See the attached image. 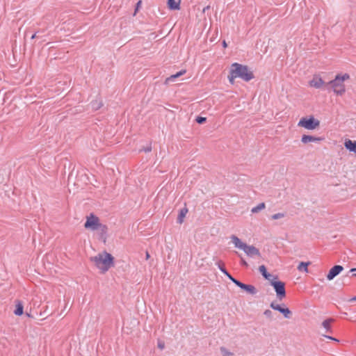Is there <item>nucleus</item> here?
Segmentation results:
<instances>
[{"label": "nucleus", "instance_id": "f257e3e1", "mask_svg": "<svg viewBox=\"0 0 356 356\" xmlns=\"http://www.w3.org/2000/svg\"><path fill=\"white\" fill-rule=\"evenodd\" d=\"M90 261L92 266L102 274H105L115 265L114 257L106 251L100 252L91 257Z\"/></svg>", "mask_w": 356, "mask_h": 356}, {"label": "nucleus", "instance_id": "f03ea898", "mask_svg": "<svg viewBox=\"0 0 356 356\" xmlns=\"http://www.w3.org/2000/svg\"><path fill=\"white\" fill-rule=\"evenodd\" d=\"M350 79L348 73H339L334 79L329 82L331 88L336 95L342 96L346 91L345 82Z\"/></svg>", "mask_w": 356, "mask_h": 356}, {"label": "nucleus", "instance_id": "7ed1b4c3", "mask_svg": "<svg viewBox=\"0 0 356 356\" xmlns=\"http://www.w3.org/2000/svg\"><path fill=\"white\" fill-rule=\"evenodd\" d=\"M84 227L86 229L97 231L101 238L106 237L108 230L107 227L100 222L99 218L92 213L86 217Z\"/></svg>", "mask_w": 356, "mask_h": 356}, {"label": "nucleus", "instance_id": "20e7f679", "mask_svg": "<svg viewBox=\"0 0 356 356\" xmlns=\"http://www.w3.org/2000/svg\"><path fill=\"white\" fill-rule=\"evenodd\" d=\"M298 127L307 130H314L320 127V121L314 115L303 117L298 122Z\"/></svg>", "mask_w": 356, "mask_h": 356}, {"label": "nucleus", "instance_id": "39448f33", "mask_svg": "<svg viewBox=\"0 0 356 356\" xmlns=\"http://www.w3.org/2000/svg\"><path fill=\"white\" fill-rule=\"evenodd\" d=\"M245 73V68L243 65L234 63L231 65L229 74L228 76L229 81L231 84L234 83V80L236 78L243 77Z\"/></svg>", "mask_w": 356, "mask_h": 356}, {"label": "nucleus", "instance_id": "423d86ee", "mask_svg": "<svg viewBox=\"0 0 356 356\" xmlns=\"http://www.w3.org/2000/svg\"><path fill=\"white\" fill-rule=\"evenodd\" d=\"M271 286L274 288L279 300H282L286 297L285 284L283 282L278 280L277 277H273Z\"/></svg>", "mask_w": 356, "mask_h": 356}, {"label": "nucleus", "instance_id": "0eeeda50", "mask_svg": "<svg viewBox=\"0 0 356 356\" xmlns=\"http://www.w3.org/2000/svg\"><path fill=\"white\" fill-rule=\"evenodd\" d=\"M246 256L256 259H261V254L259 249L252 245H246Z\"/></svg>", "mask_w": 356, "mask_h": 356}, {"label": "nucleus", "instance_id": "6e6552de", "mask_svg": "<svg viewBox=\"0 0 356 356\" xmlns=\"http://www.w3.org/2000/svg\"><path fill=\"white\" fill-rule=\"evenodd\" d=\"M325 81L319 75H314L309 81V86L314 88H321L325 85Z\"/></svg>", "mask_w": 356, "mask_h": 356}, {"label": "nucleus", "instance_id": "1a4fd4ad", "mask_svg": "<svg viewBox=\"0 0 356 356\" xmlns=\"http://www.w3.org/2000/svg\"><path fill=\"white\" fill-rule=\"evenodd\" d=\"M270 307L275 310L279 311L286 318H289L291 316V312L287 307H282L280 305L275 302L270 304Z\"/></svg>", "mask_w": 356, "mask_h": 356}, {"label": "nucleus", "instance_id": "9d476101", "mask_svg": "<svg viewBox=\"0 0 356 356\" xmlns=\"http://www.w3.org/2000/svg\"><path fill=\"white\" fill-rule=\"evenodd\" d=\"M343 268L342 266L336 265L333 266L328 272L327 275V279L328 280H333L337 275H338L342 270Z\"/></svg>", "mask_w": 356, "mask_h": 356}, {"label": "nucleus", "instance_id": "9b49d317", "mask_svg": "<svg viewBox=\"0 0 356 356\" xmlns=\"http://www.w3.org/2000/svg\"><path fill=\"white\" fill-rule=\"evenodd\" d=\"M322 139L319 137H314L309 135H303L301 138V142L304 144H307L309 143H313V142H319Z\"/></svg>", "mask_w": 356, "mask_h": 356}, {"label": "nucleus", "instance_id": "f8f14e48", "mask_svg": "<svg viewBox=\"0 0 356 356\" xmlns=\"http://www.w3.org/2000/svg\"><path fill=\"white\" fill-rule=\"evenodd\" d=\"M345 147L350 152L356 153V141L350 139L346 140L344 143Z\"/></svg>", "mask_w": 356, "mask_h": 356}, {"label": "nucleus", "instance_id": "ddd939ff", "mask_svg": "<svg viewBox=\"0 0 356 356\" xmlns=\"http://www.w3.org/2000/svg\"><path fill=\"white\" fill-rule=\"evenodd\" d=\"M24 313V306L22 302L20 300L15 301V309L14 310V314L16 316H20Z\"/></svg>", "mask_w": 356, "mask_h": 356}, {"label": "nucleus", "instance_id": "4468645a", "mask_svg": "<svg viewBox=\"0 0 356 356\" xmlns=\"http://www.w3.org/2000/svg\"><path fill=\"white\" fill-rule=\"evenodd\" d=\"M168 7L170 10H179L180 9V3L179 1H176L175 0H168Z\"/></svg>", "mask_w": 356, "mask_h": 356}, {"label": "nucleus", "instance_id": "2eb2a0df", "mask_svg": "<svg viewBox=\"0 0 356 356\" xmlns=\"http://www.w3.org/2000/svg\"><path fill=\"white\" fill-rule=\"evenodd\" d=\"M231 238H232V243L234 244L236 248H238L242 249V250L245 249L244 244L243 243V242L239 238H238L235 236H232L231 237Z\"/></svg>", "mask_w": 356, "mask_h": 356}, {"label": "nucleus", "instance_id": "dca6fc26", "mask_svg": "<svg viewBox=\"0 0 356 356\" xmlns=\"http://www.w3.org/2000/svg\"><path fill=\"white\" fill-rule=\"evenodd\" d=\"M188 211L186 207H184L180 210L179 216H178V218H177V221L179 224L183 223L184 219L186 217Z\"/></svg>", "mask_w": 356, "mask_h": 356}, {"label": "nucleus", "instance_id": "f3484780", "mask_svg": "<svg viewBox=\"0 0 356 356\" xmlns=\"http://www.w3.org/2000/svg\"><path fill=\"white\" fill-rule=\"evenodd\" d=\"M333 321L334 320L332 318H328L322 323V326L324 327L326 332H331V324Z\"/></svg>", "mask_w": 356, "mask_h": 356}, {"label": "nucleus", "instance_id": "a211bd4d", "mask_svg": "<svg viewBox=\"0 0 356 356\" xmlns=\"http://www.w3.org/2000/svg\"><path fill=\"white\" fill-rule=\"evenodd\" d=\"M222 271L234 282L235 283L236 285H238V286H240L241 289H245V284L242 283V282H240L238 281H237L236 280H235L234 278H233L225 269H222Z\"/></svg>", "mask_w": 356, "mask_h": 356}, {"label": "nucleus", "instance_id": "6ab92c4d", "mask_svg": "<svg viewBox=\"0 0 356 356\" xmlns=\"http://www.w3.org/2000/svg\"><path fill=\"white\" fill-rule=\"evenodd\" d=\"M91 104L92 109L95 111L99 109L103 106L102 101L100 99L92 101Z\"/></svg>", "mask_w": 356, "mask_h": 356}, {"label": "nucleus", "instance_id": "aec40b11", "mask_svg": "<svg viewBox=\"0 0 356 356\" xmlns=\"http://www.w3.org/2000/svg\"><path fill=\"white\" fill-rule=\"evenodd\" d=\"M310 264L309 262H300L298 266V270L299 271H304L308 273V266Z\"/></svg>", "mask_w": 356, "mask_h": 356}, {"label": "nucleus", "instance_id": "412c9836", "mask_svg": "<svg viewBox=\"0 0 356 356\" xmlns=\"http://www.w3.org/2000/svg\"><path fill=\"white\" fill-rule=\"evenodd\" d=\"M186 70H182L178 72L177 73H176L175 74L171 75L170 77H168L166 79V81H174L176 78L179 77L180 76H182L184 74H186Z\"/></svg>", "mask_w": 356, "mask_h": 356}, {"label": "nucleus", "instance_id": "4be33fe9", "mask_svg": "<svg viewBox=\"0 0 356 356\" xmlns=\"http://www.w3.org/2000/svg\"><path fill=\"white\" fill-rule=\"evenodd\" d=\"M265 207H266L265 203L262 202V203H260L257 207L252 208L251 211L252 213H257V212L260 211L261 210L265 209Z\"/></svg>", "mask_w": 356, "mask_h": 356}, {"label": "nucleus", "instance_id": "5701e85b", "mask_svg": "<svg viewBox=\"0 0 356 356\" xmlns=\"http://www.w3.org/2000/svg\"><path fill=\"white\" fill-rule=\"evenodd\" d=\"M259 270V272L262 274V275L265 278H268V277L270 276V273H268L267 272L266 268L264 265L260 266Z\"/></svg>", "mask_w": 356, "mask_h": 356}, {"label": "nucleus", "instance_id": "b1692460", "mask_svg": "<svg viewBox=\"0 0 356 356\" xmlns=\"http://www.w3.org/2000/svg\"><path fill=\"white\" fill-rule=\"evenodd\" d=\"M246 292L254 294L256 293V289L253 286L246 284Z\"/></svg>", "mask_w": 356, "mask_h": 356}, {"label": "nucleus", "instance_id": "393cba45", "mask_svg": "<svg viewBox=\"0 0 356 356\" xmlns=\"http://www.w3.org/2000/svg\"><path fill=\"white\" fill-rule=\"evenodd\" d=\"M284 217V214L283 213H277L272 216V219L277 220L280 218H282Z\"/></svg>", "mask_w": 356, "mask_h": 356}, {"label": "nucleus", "instance_id": "a878e982", "mask_svg": "<svg viewBox=\"0 0 356 356\" xmlns=\"http://www.w3.org/2000/svg\"><path fill=\"white\" fill-rule=\"evenodd\" d=\"M220 352L222 356H229L232 355L230 352L223 347L220 348Z\"/></svg>", "mask_w": 356, "mask_h": 356}, {"label": "nucleus", "instance_id": "bb28decb", "mask_svg": "<svg viewBox=\"0 0 356 356\" xmlns=\"http://www.w3.org/2000/svg\"><path fill=\"white\" fill-rule=\"evenodd\" d=\"M207 120V118H204V117H197L196 118V122L198 123V124H203L204 122H205Z\"/></svg>", "mask_w": 356, "mask_h": 356}, {"label": "nucleus", "instance_id": "cd10ccee", "mask_svg": "<svg viewBox=\"0 0 356 356\" xmlns=\"http://www.w3.org/2000/svg\"><path fill=\"white\" fill-rule=\"evenodd\" d=\"M254 78V74L252 72H247L246 71V81L251 80Z\"/></svg>", "mask_w": 356, "mask_h": 356}, {"label": "nucleus", "instance_id": "c85d7f7f", "mask_svg": "<svg viewBox=\"0 0 356 356\" xmlns=\"http://www.w3.org/2000/svg\"><path fill=\"white\" fill-rule=\"evenodd\" d=\"M158 348L161 350L165 348V343L162 341H158Z\"/></svg>", "mask_w": 356, "mask_h": 356}, {"label": "nucleus", "instance_id": "c756f323", "mask_svg": "<svg viewBox=\"0 0 356 356\" xmlns=\"http://www.w3.org/2000/svg\"><path fill=\"white\" fill-rule=\"evenodd\" d=\"M142 3V1H139L137 4H136V10H135V13H134V15H136V12L138 11V10L139 9V8L140 7V5Z\"/></svg>", "mask_w": 356, "mask_h": 356}, {"label": "nucleus", "instance_id": "7c9ffc66", "mask_svg": "<svg viewBox=\"0 0 356 356\" xmlns=\"http://www.w3.org/2000/svg\"><path fill=\"white\" fill-rule=\"evenodd\" d=\"M273 277H275L270 274V276H268V278H266V279L270 282V284H272V280H273Z\"/></svg>", "mask_w": 356, "mask_h": 356}, {"label": "nucleus", "instance_id": "2f4dec72", "mask_svg": "<svg viewBox=\"0 0 356 356\" xmlns=\"http://www.w3.org/2000/svg\"><path fill=\"white\" fill-rule=\"evenodd\" d=\"M323 337H325L330 340H332V341H339L337 339L330 337V336L323 335Z\"/></svg>", "mask_w": 356, "mask_h": 356}, {"label": "nucleus", "instance_id": "473e14b6", "mask_svg": "<svg viewBox=\"0 0 356 356\" xmlns=\"http://www.w3.org/2000/svg\"><path fill=\"white\" fill-rule=\"evenodd\" d=\"M264 314H265L266 316H270L271 315V311H270V310H266V311H265Z\"/></svg>", "mask_w": 356, "mask_h": 356}, {"label": "nucleus", "instance_id": "72a5a7b5", "mask_svg": "<svg viewBox=\"0 0 356 356\" xmlns=\"http://www.w3.org/2000/svg\"><path fill=\"white\" fill-rule=\"evenodd\" d=\"M222 46L224 48H226L227 47V44L225 40L222 42Z\"/></svg>", "mask_w": 356, "mask_h": 356}, {"label": "nucleus", "instance_id": "f704fd0d", "mask_svg": "<svg viewBox=\"0 0 356 356\" xmlns=\"http://www.w3.org/2000/svg\"><path fill=\"white\" fill-rule=\"evenodd\" d=\"M145 257H146V259H148L150 257V255L148 252H146Z\"/></svg>", "mask_w": 356, "mask_h": 356}, {"label": "nucleus", "instance_id": "c9c22d12", "mask_svg": "<svg viewBox=\"0 0 356 356\" xmlns=\"http://www.w3.org/2000/svg\"><path fill=\"white\" fill-rule=\"evenodd\" d=\"M350 301H356V296H355V297L352 298L350 299Z\"/></svg>", "mask_w": 356, "mask_h": 356}, {"label": "nucleus", "instance_id": "e433bc0d", "mask_svg": "<svg viewBox=\"0 0 356 356\" xmlns=\"http://www.w3.org/2000/svg\"><path fill=\"white\" fill-rule=\"evenodd\" d=\"M350 271H351V272H355V271H356V268H352V269L350 270Z\"/></svg>", "mask_w": 356, "mask_h": 356}, {"label": "nucleus", "instance_id": "4c0bfd02", "mask_svg": "<svg viewBox=\"0 0 356 356\" xmlns=\"http://www.w3.org/2000/svg\"><path fill=\"white\" fill-rule=\"evenodd\" d=\"M35 38V34H33L32 36H31V39H34Z\"/></svg>", "mask_w": 356, "mask_h": 356}, {"label": "nucleus", "instance_id": "58836bf2", "mask_svg": "<svg viewBox=\"0 0 356 356\" xmlns=\"http://www.w3.org/2000/svg\"><path fill=\"white\" fill-rule=\"evenodd\" d=\"M353 275L356 277V273H355Z\"/></svg>", "mask_w": 356, "mask_h": 356}]
</instances>
